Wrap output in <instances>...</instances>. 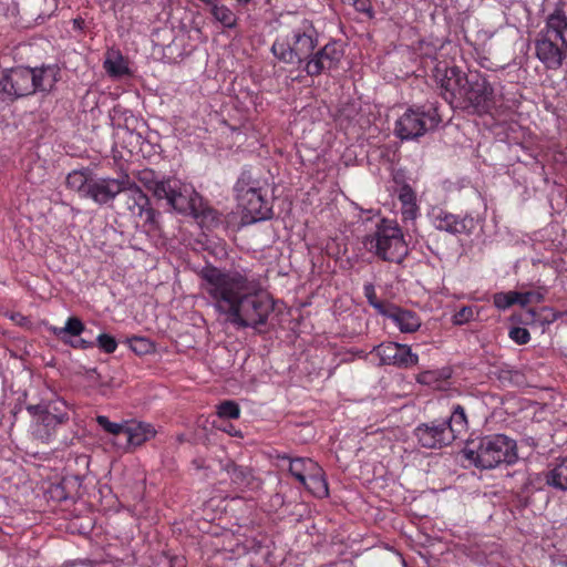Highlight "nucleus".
I'll return each instance as SVG.
<instances>
[{
    "label": "nucleus",
    "instance_id": "f257e3e1",
    "mask_svg": "<svg viewBox=\"0 0 567 567\" xmlns=\"http://www.w3.org/2000/svg\"><path fill=\"white\" fill-rule=\"evenodd\" d=\"M199 276L202 289L226 322L255 330L267 324L275 302L258 280L240 271H224L212 266L203 268Z\"/></svg>",
    "mask_w": 567,
    "mask_h": 567
},
{
    "label": "nucleus",
    "instance_id": "f03ea898",
    "mask_svg": "<svg viewBox=\"0 0 567 567\" xmlns=\"http://www.w3.org/2000/svg\"><path fill=\"white\" fill-rule=\"evenodd\" d=\"M56 65L41 68L18 66L7 71L0 79V92L11 101L35 92H50L59 80Z\"/></svg>",
    "mask_w": 567,
    "mask_h": 567
},
{
    "label": "nucleus",
    "instance_id": "7ed1b4c3",
    "mask_svg": "<svg viewBox=\"0 0 567 567\" xmlns=\"http://www.w3.org/2000/svg\"><path fill=\"white\" fill-rule=\"evenodd\" d=\"M316 45V30L310 21L302 19L280 30L271 52L284 63L299 64L312 54Z\"/></svg>",
    "mask_w": 567,
    "mask_h": 567
},
{
    "label": "nucleus",
    "instance_id": "20e7f679",
    "mask_svg": "<svg viewBox=\"0 0 567 567\" xmlns=\"http://www.w3.org/2000/svg\"><path fill=\"white\" fill-rule=\"evenodd\" d=\"M515 442L505 435L485 436L478 442H470L463 455L476 467L489 470L502 463L512 464L516 461Z\"/></svg>",
    "mask_w": 567,
    "mask_h": 567
},
{
    "label": "nucleus",
    "instance_id": "39448f33",
    "mask_svg": "<svg viewBox=\"0 0 567 567\" xmlns=\"http://www.w3.org/2000/svg\"><path fill=\"white\" fill-rule=\"evenodd\" d=\"M364 247L385 261L400 264L408 255V246L396 223L382 219L375 231L363 240Z\"/></svg>",
    "mask_w": 567,
    "mask_h": 567
},
{
    "label": "nucleus",
    "instance_id": "423d86ee",
    "mask_svg": "<svg viewBox=\"0 0 567 567\" xmlns=\"http://www.w3.org/2000/svg\"><path fill=\"white\" fill-rule=\"evenodd\" d=\"M457 109L472 114L488 113L495 105L494 89L478 72H468Z\"/></svg>",
    "mask_w": 567,
    "mask_h": 567
},
{
    "label": "nucleus",
    "instance_id": "0eeeda50",
    "mask_svg": "<svg viewBox=\"0 0 567 567\" xmlns=\"http://www.w3.org/2000/svg\"><path fill=\"white\" fill-rule=\"evenodd\" d=\"M153 193L157 198H165L167 203L179 213L190 212L196 215V199L193 197L194 189L187 185H183L177 179H167L156 182Z\"/></svg>",
    "mask_w": 567,
    "mask_h": 567
},
{
    "label": "nucleus",
    "instance_id": "6e6552de",
    "mask_svg": "<svg viewBox=\"0 0 567 567\" xmlns=\"http://www.w3.org/2000/svg\"><path fill=\"white\" fill-rule=\"evenodd\" d=\"M434 80L441 89L442 97L454 109H457L461 100L467 73H464L457 66H449L445 63H439L434 69Z\"/></svg>",
    "mask_w": 567,
    "mask_h": 567
},
{
    "label": "nucleus",
    "instance_id": "1a4fd4ad",
    "mask_svg": "<svg viewBox=\"0 0 567 567\" xmlns=\"http://www.w3.org/2000/svg\"><path fill=\"white\" fill-rule=\"evenodd\" d=\"M440 122L436 109L426 113L409 110L398 120L395 133L401 140H413L436 127Z\"/></svg>",
    "mask_w": 567,
    "mask_h": 567
},
{
    "label": "nucleus",
    "instance_id": "9d476101",
    "mask_svg": "<svg viewBox=\"0 0 567 567\" xmlns=\"http://www.w3.org/2000/svg\"><path fill=\"white\" fill-rule=\"evenodd\" d=\"M128 177L126 174L117 178L93 177L90 181L89 187H86V198L92 199L99 205H107L124 192L125 186L128 185Z\"/></svg>",
    "mask_w": 567,
    "mask_h": 567
},
{
    "label": "nucleus",
    "instance_id": "9b49d317",
    "mask_svg": "<svg viewBox=\"0 0 567 567\" xmlns=\"http://www.w3.org/2000/svg\"><path fill=\"white\" fill-rule=\"evenodd\" d=\"M238 199L243 207V224H252L270 218L271 208L264 199L259 188L239 189Z\"/></svg>",
    "mask_w": 567,
    "mask_h": 567
},
{
    "label": "nucleus",
    "instance_id": "f8f14e48",
    "mask_svg": "<svg viewBox=\"0 0 567 567\" xmlns=\"http://www.w3.org/2000/svg\"><path fill=\"white\" fill-rule=\"evenodd\" d=\"M342 56L343 51L337 43H328L307 61L305 71L310 76H317L322 72L334 70Z\"/></svg>",
    "mask_w": 567,
    "mask_h": 567
},
{
    "label": "nucleus",
    "instance_id": "ddd939ff",
    "mask_svg": "<svg viewBox=\"0 0 567 567\" xmlns=\"http://www.w3.org/2000/svg\"><path fill=\"white\" fill-rule=\"evenodd\" d=\"M125 198V205L127 210L133 216L142 217L145 215V221L150 224L155 223V210L150 206V199L146 194L143 193L141 187L128 177V185L125 186L122 192Z\"/></svg>",
    "mask_w": 567,
    "mask_h": 567
},
{
    "label": "nucleus",
    "instance_id": "4468645a",
    "mask_svg": "<svg viewBox=\"0 0 567 567\" xmlns=\"http://www.w3.org/2000/svg\"><path fill=\"white\" fill-rule=\"evenodd\" d=\"M414 435L425 449H441L455 440V434L445 429V423L421 424L414 430Z\"/></svg>",
    "mask_w": 567,
    "mask_h": 567
},
{
    "label": "nucleus",
    "instance_id": "2eb2a0df",
    "mask_svg": "<svg viewBox=\"0 0 567 567\" xmlns=\"http://www.w3.org/2000/svg\"><path fill=\"white\" fill-rule=\"evenodd\" d=\"M375 351L383 364L410 367L419 362V357L405 344L394 342L381 343L377 347Z\"/></svg>",
    "mask_w": 567,
    "mask_h": 567
},
{
    "label": "nucleus",
    "instance_id": "dca6fc26",
    "mask_svg": "<svg viewBox=\"0 0 567 567\" xmlns=\"http://www.w3.org/2000/svg\"><path fill=\"white\" fill-rule=\"evenodd\" d=\"M566 45H561L559 40L553 37L539 35L536 41V55L548 69H558L565 58Z\"/></svg>",
    "mask_w": 567,
    "mask_h": 567
},
{
    "label": "nucleus",
    "instance_id": "f3484780",
    "mask_svg": "<svg viewBox=\"0 0 567 567\" xmlns=\"http://www.w3.org/2000/svg\"><path fill=\"white\" fill-rule=\"evenodd\" d=\"M434 227L453 235L468 233L473 226L474 220L470 217H458L447 212H439L433 217Z\"/></svg>",
    "mask_w": 567,
    "mask_h": 567
},
{
    "label": "nucleus",
    "instance_id": "a211bd4d",
    "mask_svg": "<svg viewBox=\"0 0 567 567\" xmlns=\"http://www.w3.org/2000/svg\"><path fill=\"white\" fill-rule=\"evenodd\" d=\"M43 417L40 422L47 429L45 439L50 436V430L69 421V408L65 401L54 400L45 405Z\"/></svg>",
    "mask_w": 567,
    "mask_h": 567
},
{
    "label": "nucleus",
    "instance_id": "6ab92c4d",
    "mask_svg": "<svg viewBox=\"0 0 567 567\" xmlns=\"http://www.w3.org/2000/svg\"><path fill=\"white\" fill-rule=\"evenodd\" d=\"M384 316L390 318L404 333L414 332L421 326V320L415 312L402 309L395 305H392Z\"/></svg>",
    "mask_w": 567,
    "mask_h": 567
},
{
    "label": "nucleus",
    "instance_id": "aec40b11",
    "mask_svg": "<svg viewBox=\"0 0 567 567\" xmlns=\"http://www.w3.org/2000/svg\"><path fill=\"white\" fill-rule=\"evenodd\" d=\"M124 435L128 445L136 447L153 439L156 431L148 423L131 421L125 423Z\"/></svg>",
    "mask_w": 567,
    "mask_h": 567
},
{
    "label": "nucleus",
    "instance_id": "412c9836",
    "mask_svg": "<svg viewBox=\"0 0 567 567\" xmlns=\"http://www.w3.org/2000/svg\"><path fill=\"white\" fill-rule=\"evenodd\" d=\"M567 30V17L563 9H556L553 13L547 17L546 29L539 33V35L553 37L555 40H559L561 45L567 47V41L564 38V32Z\"/></svg>",
    "mask_w": 567,
    "mask_h": 567
},
{
    "label": "nucleus",
    "instance_id": "4be33fe9",
    "mask_svg": "<svg viewBox=\"0 0 567 567\" xmlns=\"http://www.w3.org/2000/svg\"><path fill=\"white\" fill-rule=\"evenodd\" d=\"M278 458L289 461V472L300 483H306V477L313 471L318 472V464L311 458H290L288 455H278Z\"/></svg>",
    "mask_w": 567,
    "mask_h": 567
},
{
    "label": "nucleus",
    "instance_id": "5701e85b",
    "mask_svg": "<svg viewBox=\"0 0 567 567\" xmlns=\"http://www.w3.org/2000/svg\"><path fill=\"white\" fill-rule=\"evenodd\" d=\"M103 66L106 73L113 78L130 74L127 62L118 50H109L106 52Z\"/></svg>",
    "mask_w": 567,
    "mask_h": 567
},
{
    "label": "nucleus",
    "instance_id": "b1692460",
    "mask_svg": "<svg viewBox=\"0 0 567 567\" xmlns=\"http://www.w3.org/2000/svg\"><path fill=\"white\" fill-rule=\"evenodd\" d=\"M311 494L322 498L329 494L328 483L324 478L322 468L318 465V472L313 471L306 477V483H301Z\"/></svg>",
    "mask_w": 567,
    "mask_h": 567
},
{
    "label": "nucleus",
    "instance_id": "393cba45",
    "mask_svg": "<svg viewBox=\"0 0 567 567\" xmlns=\"http://www.w3.org/2000/svg\"><path fill=\"white\" fill-rule=\"evenodd\" d=\"M399 199L402 204V215L404 218H415L419 207L416 205V196L412 187L408 184L403 185L399 192Z\"/></svg>",
    "mask_w": 567,
    "mask_h": 567
},
{
    "label": "nucleus",
    "instance_id": "a878e982",
    "mask_svg": "<svg viewBox=\"0 0 567 567\" xmlns=\"http://www.w3.org/2000/svg\"><path fill=\"white\" fill-rule=\"evenodd\" d=\"M445 429L455 434V439L465 433L467 430V419L465 415V411L461 405H456L447 421H444Z\"/></svg>",
    "mask_w": 567,
    "mask_h": 567
},
{
    "label": "nucleus",
    "instance_id": "bb28decb",
    "mask_svg": "<svg viewBox=\"0 0 567 567\" xmlns=\"http://www.w3.org/2000/svg\"><path fill=\"white\" fill-rule=\"evenodd\" d=\"M547 483L560 491H567V458L561 460L548 474Z\"/></svg>",
    "mask_w": 567,
    "mask_h": 567
},
{
    "label": "nucleus",
    "instance_id": "cd10ccee",
    "mask_svg": "<svg viewBox=\"0 0 567 567\" xmlns=\"http://www.w3.org/2000/svg\"><path fill=\"white\" fill-rule=\"evenodd\" d=\"M92 177H87L82 171H73L66 176V185L70 189L76 190L86 198V187Z\"/></svg>",
    "mask_w": 567,
    "mask_h": 567
},
{
    "label": "nucleus",
    "instance_id": "c85d7f7f",
    "mask_svg": "<svg viewBox=\"0 0 567 567\" xmlns=\"http://www.w3.org/2000/svg\"><path fill=\"white\" fill-rule=\"evenodd\" d=\"M51 330L58 338H60L61 340H64L65 334H71L74 337L80 336L84 331V324L79 318L71 317L68 319L64 327L52 328Z\"/></svg>",
    "mask_w": 567,
    "mask_h": 567
},
{
    "label": "nucleus",
    "instance_id": "c756f323",
    "mask_svg": "<svg viewBox=\"0 0 567 567\" xmlns=\"http://www.w3.org/2000/svg\"><path fill=\"white\" fill-rule=\"evenodd\" d=\"M364 296L371 307H373L380 315L384 316L388 313V309L393 303L379 300L375 293L374 286L372 284H365L363 287Z\"/></svg>",
    "mask_w": 567,
    "mask_h": 567
},
{
    "label": "nucleus",
    "instance_id": "7c9ffc66",
    "mask_svg": "<svg viewBox=\"0 0 567 567\" xmlns=\"http://www.w3.org/2000/svg\"><path fill=\"white\" fill-rule=\"evenodd\" d=\"M213 17L226 28H234L237 22L235 13L225 6H213Z\"/></svg>",
    "mask_w": 567,
    "mask_h": 567
},
{
    "label": "nucleus",
    "instance_id": "2f4dec72",
    "mask_svg": "<svg viewBox=\"0 0 567 567\" xmlns=\"http://www.w3.org/2000/svg\"><path fill=\"white\" fill-rule=\"evenodd\" d=\"M127 343L131 350L138 355L151 353L154 350L153 342L144 337H132L127 339Z\"/></svg>",
    "mask_w": 567,
    "mask_h": 567
},
{
    "label": "nucleus",
    "instance_id": "473e14b6",
    "mask_svg": "<svg viewBox=\"0 0 567 567\" xmlns=\"http://www.w3.org/2000/svg\"><path fill=\"white\" fill-rule=\"evenodd\" d=\"M217 414L225 419H238L240 415L239 405L231 400L221 402L217 408Z\"/></svg>",
    "mask_w": 567,
    "mask_h": 567
},
{
    "label": "nucleus",
    "instance_id": "72a5a7b5",
    "mask_svg": "<svg viewBox=\"0 0 567 567\" xmlns=\"http://www.w3.org/2000/svg\"><path fill=\"white\" fill-rule=\"evenodd\" d=\"M96 422L99 423V425L101 427H103L104 431H106V432H109V433H111L113 435L124 434L125 424H120V423L111 422L104 415H99L96 417Z\"/></svg>",
    "mask_w": 567,
    "mask_h": 567
},
{
    "label": "nucleus",
    "instance_id": "f704fd0d",
    "mask_svg": "<svg viewBox=\"0 0 567 567\" xmlns=\"http://www.w3.org/2000/svg\"><path fill=\"white\" fill-rule=\"evenodd\" d=\"M516 293L517 292H508V293H498L495 296V306L499 309H505V308H508L511 306H513L514 303H518V300H517V297H516Z\"/></svg>",
    "mask_w": 567,
    "mask_h": 567
},
{
    "label": "nucleus",
    "instance_id": "c9c22d12",
    "mask_svg": "<svg viewBox=\"0 0 567 567\" xmlns=\"http://www.w3.org/2000/svg\"><path fill=\"white\" fill-rule=\"evenodd\" d=\"M99 347L106 353H113L116 350L117 342L116 340L106 333H101L97 339Z\"/></svg>",
    "mask_w": 567,
    "mask_h": 567
},
{
    "label": "nucleus",
    "instance_id": "e433bc0d",
    "mask_svg": "<svg viewBox=\"0 0 567 567\" xmlns=\"http://www.w3.org/2000/svg\"><path fill=\"white\" fill-rule=\"evenodd\" d=\"M442 380V374L439 371H423L417 374L416 381L421 384L434 385Z\"/></svg>",
    "mask_w": 567,
    "mask_h": 567
},
{
    "label": "nucleus",
    "instance_id": "4c0bfd02",
    "mask_svg": "<svg viewBox=\"0 0 567 567\" xmlns=\"http://www.w3.org/2000/svg\"><path fill=\"white\" fill-rule=\"evenodd\" d=\"M509 338L517 344H526L530 339V334L526 328L514 327L509 330Z\"/></svg>",
    "mask_w": 567,
    "mask_h": 567
},
{
    "label": "nucleus",
    "instance_id": "58836bf2",
    "mask_svg": "<svg viewBox=\"0 0 567 567\" xmlns=\"http://www.w3.org/2000/svg\"><path fill=\"white\" fill-rule=\"evenodd\" d=\"M516 297L518 303L522 306H526L530 302H540L543 300V295L536 291L517 292Z\"/></svg>",
    "mask_w": 567,
    "mask_h": 567
},
{
    "label": "nucleus",
    "instance_id": "ea45409f",
    "mask_svg": "<svg viewBox=\"0 0 567 567\" xmlns=\"http://www.w3.org/2000/svg\"><path fill=\"white\" fill-rule=\"evenodd\" d=\"M473 317V309L470 307H463L460 311H457L453 317V322L455 324H463L468 322Z\"/></svg>",
    "mask_w": 567,
    "mask_h": 567
},
{
    "label": "nucleus",
    "instance_id": "a19ab883",
    "mask_svg": "<svg viewBox=\"0 0 567 567\" xmlns=\"http://www.w3.org/2000/svg\"><path fill=\"white\" fill-rule=\"evenodd\" d=\"M354 8L357 11L368 14L369 18L373 17L372 4L369 0H355Z\"/></svg>",
    "mask_w": 567,
    "mask_h": 567
},
{
    "label": "nucleus",
    "instance_id": "79ce46f5",
    "mask_svg": "<svg viewBox=\"0 0 567 567\" xmlns=\"http://www.w3.org/2000/svg\"><path fill=\"white\" fill-rule=\"evenodd\" d=\"M27 410L32 416L37 417V421L40 423L44 414L43 412L45 411V405H29Z\"/></svg>",
    "mask_w": 567,
    "mask_h": 567
},
{
    "label": "nucleus",
    "instance_id": "37998d69",
    "mask_svg": "<svg viewBox=\"0 0 567 567\" xmlns=\"http://www.w3.org/2000/svg\"><path fill=\"white\" fill-rule=\"evenodd\" d=\"M246 477V474L244 472V470H241L240 467L238 466H234L233 470H231V478L235 481V482H243Z\"/></svg>",
    "mask_w": 567,
    "mask_h": 567
},
{
    "label": "nucleus",
    "instance_id": "c03bdc74",
    "mask_svg": "<svg viewBox=\"0 0 567 567\" xmlns=\"http://www.w3.org/2000/svg\"><path fill=\"white\" fill-rule=\"evenodd\" d=\"M71 346L74 348L87 349L93 346L92 342L86 341L85 339H79L75 342H71Z\"/></svg>",
    "mask_w": 567,
    "mask_h": 567
}]
</instances>
